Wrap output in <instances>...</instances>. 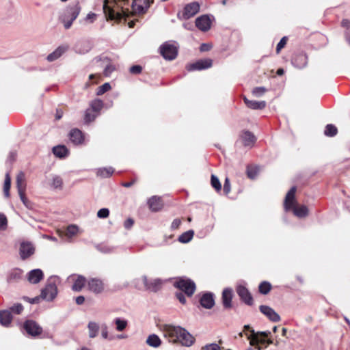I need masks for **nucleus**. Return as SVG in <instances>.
<instances>
[{
    "label": "nucleus",
    "instance_id": "27",
    "mask_svg": "<svg viewBox=\"0 0 350 350\" xmlns=\"http://www.w3.org/2000/svg\"><path fill=\"white\" fill-rule=\"evenodd\" d=\"M244 103L246 106L252 109H262L266 107V102L262 101H256V100H250L247 99L246 97L243 98Z\"/></svg>",
    "mask_w": 350,
    "mask_h": 350
},
{
    "label": "nucleus",
    "instance_id": "46",
    "mask_svg": "<svg viewBox=\"0 0 350 350\" xmlns=\"http://www.w3.org/2000/svg\"><path fill=\"white\" fill-rule=\"evenodd\" d=\"M111 89V85L109 83H105L102 85L99 86L97 89L96 94L102 95Z\"/></svg>",
    "mask_w": 350,
    "mask_h": 350
},
{
    "label": "nucleus",
    "instance_id": "9",
    "mask_svg": "<svg viewBox=\"0 0 350 350\" xmlns=\"http://www.w3.org/2000/svg\"><path fill=\"white\" fill-rule=\"evenodd\" d=\"M271 334L270 331L257 332H255L254 329H251V334H247L246 336L250 340V345H255L260 344L262 345H266V339Z\"/></svg>",
    "mask_w": 350,
    "mask_h": 350
},
{
    "label": "nucleus",
    "instance_id": "15",
    "mask_svg": "<svg viewBox=\"0 0 350 350\" xmlns=\"http://www.w3.org/2000/svg\"><path fill=\"white\" fill-rule=\"evenodd\" d=\"M196 26L202 31H206L210 29L211 22L207 15H202L196 19Z\"/></svg>",
    "mask_w": 350,
    "mask_h": 350
},
{
    "label": "nucleus",
    "instance_id": "57",
    "mask_svg": "<svg viewBox=\"0 0 350 350\" xmlns=\"http://www.w3.org/2000/svg\"><path fill=\"white\" fill-rule=\"evenodd\" d=\"M134 224V220L132 218H128L124 223V227L129 230Z\"/></svg>",
    "mask_w": 350,
    "mask_h": 350
},
{
    "label": "nucleus",
    "instance_id": "18",
    "mask_svg": "<svg viewBox=\"0 0 350 350\" xmlns=\"http://www.w3.org/2000/svg\"><path fill=\"white\" fill-rule=\"evenodd\" d=\"M142 280L146 288L152 291H158L162 283L161 279L155 278L152 280H148L146 275L142 277Z\"/></svg>",
    "mask_w": 350,
    "mask_h": 350
},
{
    "label": "nucleus",
    "instance_id": "14",
    "mask_svg": "<svg viewBox=\"0 0 350 350\" xmlns=\"http://www.w3.org/2000/svg\"><path fill=\"white\" fill-rule=\"evenodd\" d=\"M259 310L271 321L275 323L280 321V315L272 308L268 306L261 305L259 307Z\"/></svg>",
    "mask_w": 350,
    "mask_h": 350
},
{
    "label": "nucleus",
    "instance_id": "29",
    "mask_svg": "<svg viewBox=\"0 0 350 350\" xmlns=\"http://www.w3.org/2000/svg\"><path fill=\"white\" fill-rule=\"evenodd\" d=\"M53 153L59 158H64L68 154V150L65 146H57L53 148Z\"/></svg>",
    "mask_w": 350,
    "mask_h": 350
},
{
    "label": "nucleus",
    "instance_id": "64",
    "mask_svg": "<svg viewBox=\"0 0 350 350\" xmlns=\"http://www.w3.org/2000/svg\"><path fill=\"white\" fill-rule=\"evenodd\" d=\"M211 48V46L208 44L203 43L201 44L200 49L201 51H208Z\"/></svg>",
    "mask_w": 350,
    "mask_h": 350
},
{
    "label": "nucleus",
    "instance_id": "61",
    "mask_svg": "<svg viewBox=\"0 0 350 350\" xmlns=\"http://www.w3.org/2000/svg\"><path fill=\"white\" fill-rule=\"evenodd\" d=\"M101 336L105 339L108 338V328L106 325L102 326Z\"/></svg>",
    "mask_w": 350,
    "mask_h": 350
},
{
    "label": "nucleus",
    "instance_id": "8",
    "mask_svg": "<svg viewBox=\"0 0 350 350\" xmlns=\"http://www.w3.org/2000/svg\"><path fill=\"white\" fill-rule=\"evenodd\" d=\"M200 5L198 2L189 3L184 7L181 13H178L177 17L180 20H187L194 16L200 11Z\"/></svg>",
    "mask_w": 350,
    "mask_h": 350
},
{
    "label": "nucleus",
    "instance_id": "10",
    "mask_svg": "<svg viewBox=\"0 0 350 350\" xmlns=\"http://www.w3.org/2000/svg\"><path fill=\"white\" fill-rule=\"evenodd\" d=\"M213 61L211 59H199L197 62L187 64L186 66V69L189 72L194 71V70H202L209 68L212 66Z\"/></svg>",
    "mask_w": 350,
    "mask_h": 350
},
{
    "label": "nucleus",
    "instance_id": "56",
    "mask_svg": "<svg viewBox=\"0 0 350 350\" xmlns=\"http://www.w3.org/2000/svg\"><path fill=\"white\" fill-rule=\"evenodd\" d=\"M96 16V15L94 13L90 12L87 14V16L84 18V21L92 23L94 21Z\"/></svg>",
    "mask_w": 350,
    "mask_h": 350
},
{
    "label": "nucleus",
    "instance_id": "1",
    "mask_svg": "<svg viewBox=\"0 0 350 350\" xmlns=\"http://www.w3.org/2000/svg\"><path fill=\"white\" fill-rule=\"evenodd\" d=\"M152 3V0H105L103 11L109 19L120 21L131 13H145Z\"/></svg>",
    "mask_w": 350,
    "mask_h": 350
},
{
    "label": "nucleus",
    "instance_id": "25",
    "mask_svg": "<svg viewBox=\"0 0 350 350\" xmlns=\"http://www.w3.org/2000/svg\"><path fill=\"white\" fill-rule=\"evenodd\" d=\"M67 50L68 46H59L53 52L48 55L46 59L49 62H53L59 58Z\"/></svg>",
    "mask_w": 350,
    "mask_h": 350
},
{
    "label": "nucleus",
    "instance_id": "31",
    "mask_svg": "<svg viewBox=\"0 0 350 350\" xmlns=\"http://www.w3.org/2000/svg\"><path fill=\"white\" fill-rule=\"evenodd\" d=\"M88 328L89 331V337L90 338H95L99 331V325L94 321H90L88 324Z\"/></svg>",
    "mask_w": 350,
    "mask_h": 350
},
{
    "label": "nucleus",
    "instance_id": "34",
    "mask_svg": "<svg viewBox=\"0 0 350 350\" xmlns=\"http://www.w3.org/2000/svg\"><path fill=\"white\" fill-rule=\"evenodd\" d=\"M193 234L194 232L191 230L186 231L179 236L178 240L180 243H187L192 239Z\"/></svg>",
    "mask_w": 350,
    "mask_h": 350
},
{
    "label": "nucleus",
    "instance_id": "24",
    "mask_svg": "<svg viewBox=\"0 0 350 350\" xmlns=\"http://www.w3.org/2000/svg\"><path fill=\"white\" fill-rule=\"evenodd\" d=\"M88 288L95 293H100L103 290V284L101 280L93 278L89 280Z\"/></svg>",
    "mask_w": 350,
    "mask_h": 350
},
{
    "label": "nucleus",
    "instance_id": "22",
    "mask_svg": "<svg viewBox=\"0 0 350 350\" xmlns=\"http://www.w3.org/2000/svg\"><path fill=\"white\" fill-rule=\"evenodd\" d=\"M148 204L152 211L157 212L161 209L163 206L161 198L154 196L148 200Z\"/></svg>",
    "mask_w": 350,
    "mask_h": 350
},
{
    "label": "nucleus",
    "instance_id": "41",
    "mask_svg": "<svg viewBox=\"0 0 350 350\" xmlns=\"http://www.w3.org/2000/svg\"><path fill=\"white\" fill-rule=\"evenodd\" d=\"M211 186L217 191H219L221 189V185L219 178L214 174L211 175Z\"/></svg>",
    "mask_w": 350,
    "mask_h": 350
},
{
    "label": "nucleus",
    "instance_id": "12",
    "mask_svg": "<svg viewBox=\"0 0 350 350\" xmlns=\"http://www.w3.org/2000/svg\"><path fill=\"white\" fill-rule=\"evenodd\" d=\"M24 329L27 333L32 336H36L41 334L42 328L33 320H27L23 325Z\"/></svg>",
    "mask_w": 350,
    "mask_h": 350
},
{
    "label": "nucleus",
    "instance_id": "36",
    "mask_svg": "<svg viewBox=\"0 0 350 350\" xmlns=\"http://www.w3.org/2000/svg\"><path fill=\"white\" fill-rule=\"evenodd\" d=\"M114 323L116 325V330L118 332L123 331L127 326L128 322L126 320L122 319L120 318H116Z\"/></svg>",
    "mask_w": 350,
    "mask_h": 350
},
{
    "label": "nucleus",
    "instance_id": "45",
    "mask_svg": "<svg viewBox=\"0 0 350 350\" xmlns=\"http://www.w3.org/2000/svg\"><path fill=\"white\" fill-rule=\"evenodd\" d=\"M78 232V227L75 225H70L66 229V236L72 237L75 236Z\"/></svg>",
    "mask_w": 350,
    "mask_h": 350
},
{
    "label": "nucleus",
    "instance_id": "44",
    "mask_svg": "<svg viewBox=\"0 0 350 350\" xmlns=\"http://www.w3.org/2000/svg\"><path fill=\"white\" fill-rule=\"evenodd\" d=\"M10 313L13 312L16 314H21L23 310V306L20 303L14 304L12 306H11L9 310Z\"/></svg>",
    "mask_w": 350,
    "mask_h": 350
},
{
    "label": "nucleus",
    "instance_id": "5",
    "mask_svg": "<svg viewBox=\"0 0 350 350\" xmlns=\"http://www.w3.org/2000/svg\"><path fill=\"white\" fill-rule=\"evenodd\" d=\"M58 283H59V278L57 276H51L47 280L45 287L41 291L40 297L48 301H53L57 295Z\"/></svg>",
    "mask_w": 350,
    "mask_h": 350
},
{
    "label": "nucleus",
    "instance_id": "55",
    "mask_svg": "<svg viewBox=\"0 0 350 350\" xmlns=\"http://www.w3.org/2000/svg\"><path fill=\"white\" fill-rule=\"evenodd\" d=\"M230 191V183L228 178H226L224 184V192L228 195Z\"/></svg>",
    "mask_w": 350,
    "mask_h": 350
},
{
    "label": "nucleus",
    "instance_id": "52",
    "mask_svg": "<svg viewBox=\"0 0 350 350\" xmlns=\"http://www.w3.org/2000/svg\"><path fill=\"white\" fill-rule=\"evenodd\" d=\"M286 41H287V38L286 36L283 37L280 40V42L278 43L277 46H276L277 53H279L280 51H281V49L284 47V46L286 44Z\"/></svg>",
    "mask_w": 350,
    "mask_h": 350
},
{
    "label": "nucleus",
    "instance_id": "60",
    "mask_svg": "<svg viewBox=\"0 0 350 350\" xmlns=\"http://www.w3.org/2000/svg\"><path fill=\"white\" fill-rule=\"evenodd\" d=\"M176 297L181 304H185L186 303V299H185V297L183 293H182V292L177 293L176 294Z\"/></svg>",
    "mask_w": 350,
    "mask_h": 350
},
{
    "label": "nucleus",
    "instance_id": "62",
    "mask_svg": "<svg viewBox=\"0 0 350 350\" xmlns=\"http://www.w3.org/2000/svg\"><path fill=\"white\" fill-rule=\"evenodd\" d=\"M40 297H35L33 298H29L27 297H24L23 299L29 301L31 304H36L38 303L40 301Z\"/></svg>",
    "mask_w": 350,
    "mask_h": 350
},
{
    "label": "nucleus",
    "instance_id": "23",
    "mask_svg": "<svg viewBox=\"0 0 350 350\" xmlns=\"http://www.w3.org/2000/svg\"><path fill=\"white\" fill-rule=\"evenodd\" d=\"M241 139L245 146H252L256 139L254 134L248 131L243 132Z\"/></svg>",
    "mask_w": 350,
    "mask_h": 350
},
{
    "label": "nucleus",
    "instance_id": "2",
    "mask_svg": "<svg viewBox=\"0 0 350 350\" xmlns=\"http://www.w3.org/2000/svg\"><path fill=\"white\" fill-rule=\"evenodd\" d=\"M165 336L172 343H180L185 347H191L195 338L185 328L180 326L167 325L165 329Z\"/></svg>",
    "mask_w": 350,
    "mask_h": 350
},
{
    "label": "nucleus",
    "instance_id": "37",
    "mask_svg": "<svg viewBox=\"0 0 350 350\" xmlns=\"http://www.w3.org/2000/svg\"><path fill=\"white\" fill-rule=\"evenodd\" d=\"M271 288V285L269 282L263 281L258 286L259 292L262 295H267L269 293Z\"/></svg>",
    "mask_w": 350,
    "mask_h": 350
},
{
    "label": "nucleus",
    "instance_id": "4",
    "mask_svg": "<svg viewBox=\"0 0 350 350\" xmlns=\"http://www.w3.org/2000/svg\"><path fill=\"white\" fill-rule=\"evenodd\" d=\"M296 187H292L286 195L284 207L286 211L293 209V213L298 217H305L308 215V209L306 206H295V196Z\"/></svg>",
    "mask_w": 350,
    "mask_h": 350
},
{
    "label": "nucleus",
    "instance_id": "42",
    "mask_svg": "<svg viewBox=\"0 0 350 350\" xmlns=\"http://www.w3.org/2000/svg\"><path fill=\"white\" fill-rule=\"evenodd\" d=\"M51 185L54 189H61L63 185V180L62 178L59 176H53L52 179Z\"/></svg>",
    "mask_w": 350,
    "mask_h": 350
},
{
    "label": "nucleus",
    "instance_id": "3",
    "mask_svg": "<svg viewBox=\"0 0 350 350\" xmlns=\"http://www.w3.org/2000/svg\"><path fill=\"white\" fill-rule=\"evenodd\" d=\"M81 7L79 1H76L68 5L59 16V21L64 24L66 29L71 27L73 22L78 17Z\"/></svg>",
    "mask_w": 350,
    "mask_h": 350
},
{
    "label": "nucleus",
    "instance_id": "35",
    "mask_svg": "<svg viewBox=\"0 0 350 350\" xmlns=\"http://www.w3.org/2000/svg\"><path fill=\"white\" fill-rule=\"evenodd\" d=\"M103 107V102L100 99H94L90 103V109L98 115Z\"/></svg>",
    "mask_w": 350,
    "mask_h": 350
},
{
    "label": "nucleus",
    "instance_id": "48",
    "mask_svg": "<svg viewBox=\"0 0 350 350\" xmlns=\"http://www.w3.org/2000/svg\"><path fill=\"white\" fill-rule=\"evenodd\" d=\"M266 92V89L264 87H256L253 89L252 94L256 97H260L262 96Z\"/></svg>",
    "mask_w": 350,
    "mask_h": 350
},
{
    "label": "nucleus",
    "instance_id": "16",
    "mask_svg": "<svg viewBox=\"0 0 350 350\" xmlns=\"http://www.w3.org/2000/svg\"><path fill=\"white\" fill-rule=\"evenodd\" d=\"M232 289L230 288H226L224 289L222 292L221 299L225 309H230L232 308Z\"/></svg>",
    "mask_w": 350,
    "mask_h": 350
},
{
    "label": "nucleus",
    "instance_id": "7",
    "mask_svg": "<svg viewBox=\"0 0 350 350\" xmlns=\"http://www.w3.org/2000/svg\"><path fill=\"white\" fill-rule=\"evenodd\" d=\"M160 53L166 60H173L178 55V46L175 43L164 42L159 48Z\"/></svg>",
    "mask_w": 350,
    "mask_h": 350
},
{
    "label": "nucleus",
    "instance_id": "38",
    "mask_svg": "<svg viewBox=\"0 0 350 350\" xmlns=\"http://www.w3.org/2000/svg\"><path fill=\"white\" fill-rule=\"evenodd\" d=\"M98 116V114L89 108L86 109L85 113L84 120L86 123H90L95 120V118Z\"/></svg>",
    "mask_w": 350,
    "mask_h": 350
},
{
    "label": "nucleus",
    "instance_id": "43",
    "mask_svg": "<svg viewBox=\"0 0 350 350\" xmlns=\"http://www.w3.org/2000/svg\"><path fill=\"white\" fill-rule=\"evenodd\" d=\"M22 271L21 269L13 270L8 276V281L16 280L21 278Z\"/></svg>",
    "mask_w": 350,
    "mask_h": 350
},
{
    "label": "nucleus",
    "instance_id": "19",
    "mask_svg": "<svg viewBox=\"0 0 350 350\" xmlns=\"http://www.w3.org/2000/svg\"><path fill=\"white\" fill-rule=\"evenodd\" d=\"M308 64V56L305 53H298L292 59V64L297 68H303Z\"/></svg>",
    "mask_w": 350,
    "mask_h": 350
},
{
    "label": "nucleus",
    "instance_id": "59",
    "mask_svg": "<svg viewBox=\"0 0 350 350\" xmlns=\"http://www.w3.org/2000/svg\"><path fill=\"white\" fill-rule=\"evenodd\" d=\"M114 67L111 65H108L105 67V70H104V75L106 76V77H108L109 76L111 72L114 70Z\"/></svg>",
    "mask_w": 350,
    "mask_h": 350
},
{
    "label": "nucleus",
    "instance_id": "13",
    "mask_svg": "<svg viewBox=\"0 0 350 350\" xmlns=\"http://www.w3.org/2000/svg\"><path fill=\"white\" fill-rule=\"evenodd\" d=\"M237 293L242 301L248 306L253 305V297L249 290L243 285H238L236 288Z\"/></svg>",
    "mask_w": 350,
    "mask_h": 350
},
{
    "label": "nucleus",
    "instance_id": "54",
    "mask_svg": "<svg viewBox=\"0 0 350 350\" xmlns=\"http://www.w3.org/2000/svg\"><path fill=\"white\" fill-rule=\"evenodd\" d=\"M142 67L139 65H135L130 68V72L133 75H137L141 73Z\"/></svg>",
    "mask_w": 350,
    "mask_h": 350
},
{
    "label": "nucleus",
    "instance_id": "39",
    "mask_svg": "<svg viewBox=\"0 0 350 350\" xmlns=\"http://www.w3.org/2000/svg\"><path fill=\"white\" fill-rule=\"evenodd\" d=\"M11 185V179L9 175V173L5 174V178L4 181L3 186V192L5 197L8 198L10 196V189Z\"/></svg>",
    "mask_w": 350,
    "mask_h": 350
},
{
    "label": "nucleus",
    "instance_id": "11",
    "mask_svg": "<svg viewBox=\"0 0 350 350\" xmlns=\"http://www.w3.org/2000/svg\"><path fill=\"white\" fill-rule=\"evenodd\" d=\"M35 252L33 244L29 241H23L20 245L19 254L22 260H26Z\"/></svg>",
    "mask_w": 350,
    "mask_h": 350
},
{
    "label": "nucleus",
    "instance_id": "26",
    "mask_svg": "<svg viewBox=\"0 0 350 350\" xmlns=\"http://www.w3.org/2000/svg\"><path fill=\"white\" fill-rule=\"evenodd\" d=\"M12 320V315L8 310L0 311V324L4 327H8Z\"/></svg>",
    "mask_w": 350,
    "mask_h": 350
},
{
    "label": "nucleus",
    "instance_id": "20",
    "mask_svg": "<svg viewBox=\"0 0 350 350\" xmlns=\"http://www.w3.org/2000/svg\"><path fill=\"white\" fill-rule=\"evenodd\" d=\"M44 277L43 272L40 269L30 271L27 274L28 281L31 284H38Z\"/></svg>",
    "mask_w": 350,
    "mask_h": 350
},
{
    "label": "nucleus",
    "instance_id": "51",
    "mask_svg": "<svg viewBox=\"0 0 350 350\" xmlns=\"http://www.w3.org/2000/svg\"><path fill=\"white\" fill-rule=\"evenodd\" d=\"M201 350H221L220 347L216 343H211L202 347Z\"/></svg>",
    "mask_w": 350,
    "mask_h": 350
},
{
    "label": "nucleus",
    "instance_id": "58",
    "mask_svg": "<svg viewBox=\"0 0 350 350\" xmlns=\"http://www.w3.org/2000/svg\"><path fill=\"white\" fill-rule=\"evenodd\" d=\"M181 224V220L180 219H174L171 224V229L176 230L177 229Z\"/></svg>",
    "mask_w": 350,
    "mask_h": 350
},
{
    "label": "nucleus",
    "instance_id": "47",
    "mask_svg": "<svg viewBox=\"0 0 350 350\" xmlns=\"http://www.w3.org/2000/svg\"><path fill=\"white\" fill-rule=\"evenodd\" d=\"M18 195L20 197L21 200L23 202V204L29 208H31V202L25 196V191H21L18 192Z\"/></svg>",
    "mask_w": 350,
    "mask_h": 350
},
{
    "label": "nucleus",
    "instance_id": "63",
    "mask_svg": "<svg viewBox=\"0 0 350 350\" xmlns=\"http://www.w3.org/2000/svg\"><path fill=\"white\" fill-rule=\"evenodd\" d=\"M75 301L77 305H82L85 301V297L79 295L75 298Z\"/></svg>",
    "mask_w": 350,
    "mask_h": 350
},
{
    "label": "nucleus",
    "instance_id": "21",
    "mask_svg": "<svg viewBox=\"0 0 350 350\" xmlns=\"http://www.w3.org/2000/svg\"><path fill=\"white\" fill-rule=\"evenodd\" d=\"M201 306L206 309H211L213 307L215 304L214 296L211 293H204L200 300Z\"/></svg>",
    "mask_w": 350,
    "mask_h": 350
},
{
    "label": "nucleus",
    "instance_id": "28",
    "mask_svg": "<svg viewBox=\"0 0 350 350\" xmlns=\"http://www.w3.org/2000/svg\"><path fill=\"white\" fill-rule=\"evenodd\" d=\"M146 344L153 348H157L161 345V340L155 334H150L146 341Z\"/></svg>",
    "mask_w": 350,
    "mask_h": 350
},
{
    "label": "nucleus",
    "instance_id": "17",
    "mask_svg": "<svg viewBox=\"0 0 350 350\" xmlns=\"http://www.w3.org/2000/svg\"><path fill=\"white\" fill-rule=\"evenodd\" d=\"M69 138L75 145L82 144L84 142L83 133L78 129H73L70 131Z\"/></svg>",
    "mask_w": 350,
    "mask_h": 350
},
{
    "label": "nucleus",
    "instance_id": "53",
    "mask_svg": "<svg viewBox=\"0 0 350 350\" xmlns=\"http://www.w3.org/2000/svg\"><path fill=\"white\" fill-rule=\"evenodd\" d=\"M247 174L250 178L254 179L257 175V170L256 168L248 167L247 168Z\"/></svg>",
    "mask_w": 350,
    "mask_h": 350
},
{
    "label": "nucleus",
    "instance_id": "33",
    "mask_svg": "<svg viewBox=\"0 0 350 350\" xmlns=\"http://www.w3.org/2000/svg\"><path fill=\"white\" fill-rule=\"evenodd\" d=\"M16 187L18 193L21 191H25V174L23 172H20L16 177Z\"/></svg>",
    "mask_w": 350,
    "mask_h": 350
},
{
    "label": "nucleus",
    "instance_id": "30",
    "mask_svg": "<svg viewBox=\"0 0 350 350\" xmlns=\"http://www.w3.org/2000/svg\"><path fill=\"white\" fill-rule=\"evenodd\" d=\"M85 278L82 275H78L77 279L75 280L72 289L74 291L79 292L83 288L85 284Z\"/></svg>",
    "mask_w": 350,
    "mask_h": 350
},
{
    "label": "nucleus",
    "instance_id": "32",
    "mask_svg": "<svg viewBox=\"0 0 350 350\" xmlns=\"http://www.w3.org/2000/svg\"><path fill=\"white\" fill-rule=\"evenodd\" d=\"M114 172V170L111 167H100L98 168L96 171V175L101 178H108L111 176Z\"/></svg>",
    "mask_w": 350,
    "mask_h": 350
},
{
    "label": "nucleus",
    "instance_id": "50",
    "mask_svg": "<svg viewBox=\"0 0 350 350\" xmlns=\"http://www.w3.org/2000/svg\"><path fill=\"white\" fill-rule=\"evenodd\" d=\"M109 215V211L107 208H100L97 213V217L99 218H107Z\"/></svg>",
    "mask_w": 350,
    "mask_h": 350
},
{
    "label": "nucleus",
    "instance_id": "40",
    "mask_svg": "<svg viewBox=\"0 0 350 350\" xmlns=\"http://www.w3.org/2000/svg\"><path fill=\"white\" fill-rule=\"evenodd\" d=\"M337 128L333 124H327L325 126L324 134L326 136L334 137L337 134Z\"/></svg>",
    "mask_w": 350,
    "mask_h": 350
},
{
    "label": "nucleus",
    "instance_id": "6",
    "mask_svg": "<svg viewBox=\"0 0 350 350\" xmlns=\"http://www.w3.org/2000/svg\"><path fill=\"white\" fill-rule=\"evenodd\" d=\"M174 285L188 297H191L196 291V284L194 282L190 279L179 278L174 282Z\"/></svg>",
    "mask_w": 350,
    "mask_h": 350
},
{
    "label": "nucleus",
    "instance_id": "49",
    "mask_svg": "<svg viewBox=\"0 0 350 350\" xmlns=\"http://www.w3.org/2000/svg\"><path fill=\"white\" fill-rule=\"evenodd\" d=\"M8 226V220L5 215L3 213H0V230H4L6 229Z\"/></svg>",
    "mask_w": 350,
    "mask_h": 350
}]
</instances>
